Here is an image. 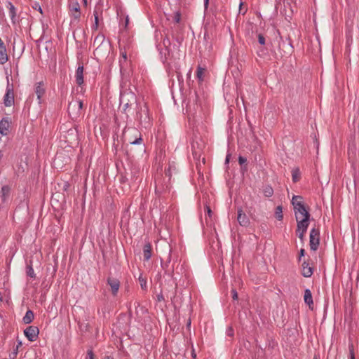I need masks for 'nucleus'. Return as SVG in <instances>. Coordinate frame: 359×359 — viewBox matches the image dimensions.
Returning a JSON list of instances; mask_svg holds the SVG:
<instances>
[{
	"label": "nucleus",
	"instance_id": "f257e3e1",
	"mask_svg": "<svg viewBox=\"0 0 359 359\" xmlns=\"http://www.w3.org/2000/svg\"><path fill=\"white\" fill-rule=\"evenodd\" d=\"M119 48H120V54L121 57L119 59V67L120 72L123 75L128 74L129 75L130 69V62L128 61L127 57V49L130 48V43L128 41L125 42L122 41L119 42Z\"/></svg>",
	"mask_w": 359,
	"mask_h": 359
},
{
	"label": "nucleus",
	"instance_id": "f03ea898",
	"mask_svg": "<svg viewBox=\"0 0 359 359\" xmlns=\"http://www.w3.org/2000/svg\"><path fill=\"white\" fill-rule=\"evenodd\" d=\"M302 196H294L292 199V204L294 207V215L295 217L297 215L298 217H311V215L309 212L308 208L306 207L305 204L302 201Z\"/></svg>",
	"mask_w": 359,
	"mask_h": 359
},
{
	"label": "nucleus",
	"instance_id": "7ed1b4c3",
	"mask_svg": "<svg viewBox=\"0 0 359 359\" xmlns=\"http://www.w3.org/2000/svg\"><path fill=\"white\" fill-rule=\"evenodd\" d=\"M137 111V119L140 123L145 128H149L151 126V118L149 114V109L146 104L143 107L138 105Z\"/></svg>",
	"mask_w": 359,
	"mask_h": 359
},
{
	"label": "nucleus",
	"instance_id": "20e7f679",
	"mask_svg": "<svg viewBox=\"0 0 359 359\" xmlns=\"http://www.w3.org/2000/svg\"><path fill=\"white\" fill-rule=\"evenodd\" d=\"M121 104H123V111L131 107L133 104H137V99L135 94L131 91H125L121 95Z\"/></svg>",
	"mask_w": 359,
	"mask_h": 359
},
{
	"label": "nucleus",
	"instance_id": "39448f33",
	"mask_svg": "<svg viewBox=\"0 0 359 359\" xmlns=\"http://www.w3.org/2000/svg\"><path fill=\"white\" fill-rule=\"evenodd\" d=\"M320 243V231L318 229H311L309 234V245L313 251L317 250Z\"/></svg>",
	"mask_w": 359,
	"mask_h": 359
},
{
	"label": "nucleus",
	"instance_id": "423d86ee",
	"mask_svg": "<svg viewBox=\"0 0 359 359\" xmlns=\"http://www.w3.org/2000/svg\"><path fill=\"white\" fill-rule=\"evenodd\" d=\"M69 12L73 20L71 23L79 22L81 18V8L77 1H72L69 4Z\"/></svg>",
	"mask_w": 359,
	"mask_h": 359
},
{
	"label": "nucleus",
	"instance_id": "0eeeda50",
	"mask_svg": "<svg viewBox=\"0 0 359 359\" xmlns=\"http://www.w3.org/2000/svg\"><path fill=\"white\" fill-rule=\"evenodd\" d=\"M83 102L81 100H73L68 105V112L70 116H79L81 113Z\"/></svg>",
	"mask_w": 359,
	"mask_h": 359
},
{
	"label": "nucleus",
	"instance_id": "6e6552de",
	"mask_svg": "<svg viewBox=\"0 0 359 359\" xmlns=\"http://www.w3.org/2000/svg\"><path fill=\"white\" fill-rule=\"evenodd\" d=\"M171 250L170 249L169 253L166 257L165 262H163V260L161 259V266L164 269L165 273L170 276L173 280H176L177 278L175 277V272H174V266L172 265V267L170 268L169 263L171 262Z\"/></svg>",
	"mask_w": 359,
	"mask_h": 359
},
{
	"label": "nucleus",
	"instance_id": "1a4fd4ad",
	"mask_svg": "<svg viewBox=\"0 0 359 359\" xmlns=\"http://www.w3.org/2000/svg\"><path fill=\"white\" fill-rule=\"evenodd\" d=\"M4 104L6 107H11L14 104V93L12 86L8 83L6 92L4 97Z\"/></svg>",
	"mask_w": 359,
	"mask_h": 359
},
{
	"label": "nucleus",
	"instance_id": "9d476101",
	"mask_svg": "<svg viewBox=\"0 0 359 359\" xmlns=\"http://www.w3.org/2000/svg\"><path fill=\"white\" fill-rule=\"evenodd\" d=\"M24 334L30 341H34L38 338L39 330L36 326H29L24 330Z\"/></svg>",
	"mask_w": 359,
	"mask_h": 359
},
{
	"label": "nucleus",
	"instance_id": "9b49d317",
	"mask_svg": "<svg viewBox=\"0 0 359 359\" xmlns=\"http://www.w3.org/2000/svg\"><path fill=\"white\" fill-rule=\"evenodd\" d=\"M295 219L297 221L296 232H300V231H306L309 225L310 217L306 216V217L300 218L297 215Z\"/></svg>",
	"mask_w": 359,
	"mask_h": 359
},
{
	"label": "nucleus",
	"instance_id": "f8f14e48",
	"mask_svg": "<svg viewBox=\"0 0 359 359\" xmlns=\"http://www.w3.org/2000/svg\"><path fill=\"white\" fill-rule=\"evenodd\" d=\"M34 93L36 95L38 103H42V97L46 93V87L43 81L37 82L34 86Z\"/></svg>",
	"mask_w": 359,
	"mask_h": 359
},
{
	"label": "nucleus",
	"instance_id": "ddd939ff",
	"mask_svg": "<svg viewBox=\"0 0 359 359\" xmlns=\"http://www.w3.org/2000/svg\"><path fill=\"white\" fill-rule=\"evenodd\" d=\"M155 184V192L157 195L161 196L169 191V185L168 184H163L161 178L156 179Z\"/></svg>",
	"mask_w": 359,
	"mask_h": 359
},
{
	"label": "nucleus",
	"instance_id": "4468645a",
	"mask_svg": "<svg viewBox=\"0 0 359 359\" xmlns=\"http://www.w3.org/2000/svg\"><path fill=\"white\" fill-rule=\"evenodd\" d=\"M107 285L110 286L112 294L116 296L120 287V281L117 278L108 277Z\"/></svg>",
	"mask_w": 359,
	"mask_h": 359
},
{
	"label": "nucleus",
	"instance_id": "2eb2a0df",
	"mask_svg": "<svg viewBox=\"0 0 359 359\" xmlns=\"http://www.w3.org/2000/svg\"><path fill=\"white\" fill-rule=\"evenodd\" d=\"M8 60V55L6 48L0 38V65H4Z\"/></svg>",
	"mask_w": 359,
	"mask_h": 359
},
{
	"label": "nucleus",
	"instance_id": "dca6fc26",
	"mask_svg": "<svg viewBox=\"0 0 359 359\" xmlns=\"http://www.w3.org/2000/svg\"><path fill=\"white\" fill-rule=\"evenodd\" d=\"M131 131L135 137H129L128 142L130 144H140L142 142L141 133L135 128H132Z\"/></svg>",
	"mask_w": 359,
	"mask_h": 359
},
{
	"label": "nucleus",
	"instance_id": "f3484780",
	"mask_svg": "<svg viewBox=\"0 0 359 359\" xmlns=\"http://www.w3.org/2000/svg\"><path fill=\"white\" fill-rule=\"evenodd\" d=\"M76 83L78 86H81L83 83V65L81 63L79 64L75 74Z\"/></svg>",
	"mask_w": 359,
	"mask_h": 359
},
{
	"label": "nucleus",
	"instance_id": "a211bd4d",
	"mask_svg": "<svg viewBox=\"0 0 359 359\" xmlns=\"http://www.w3.org/2000/svg\"><path fill=\"white\" fill-rule=\"evenodd\" d=\"M237 220L240 225L243 226H248L250 224V220L247 215L243 212V210L241 209H239L238 210V217Z\"/></svg>",
	"mask_w": 359,
	"mask_h": 359
},
{
	"label": "nucleus",
	"instance_id": "6ab92c4d",
	"mask_svg": "<svg viewBox=\"0 0 359 359\" xmlns=\"http://www.w3.org/2000/svg\"><path fill=\"white\" fill-rule=\"evenodd\" d=\"M11 187L8 185H4L1 187V189L0 191V197L1 198V202L3 203H6L11 194Z\"/></svg>",
	"mask_w": 359,
	"mask_h": 359
},
{
	"label": "nucleus",
	"instance_id": "aec40b11",
	"mask_svg": "<svg viewBox=\"0 0 359 359\" xmlns=\"http://www.w3.org/2000/svg\"><path fill=\"white\" fill-rule=\"evenodd\" d=\"M313 273V268L310 266L309 264L304 261L302 263V274L304 277L309 278L312 276Z\"/></svg>",
	"mask_w": 359,
	"mask_h": 359
},
{
	"label": "nucleus",
	"instance_id": "412c9836",
	"mask_svg": "<svg viewBox=\"0 0 359 359\" xmlns=\"http://www.w3.org/2000/svg\"><path fill=\"white\" fill-rule=\"evenodd\" d=\"M140 172V169L138 167L131 165L130 168V173L128 172L130 180L135 182L139 177Z\"/></svg>",
	"mask_w": 359,
	"mask_h": 359
},
{
	"label": "nucleus",
	"instance_id": "4be33fe9",
	"mask_svg": "<svg viewBox=\"0 0 359 359\" xmlns=\"http://www.w3.org/2000/svg\"><path fill=\"white\" fill-rule=\"evenodd\" d=\"M9 121L6 118H2L0 121V133L2 135H6L8 133Z\"/></svg>",
	"mask_w": 359,
	"mask_h": 359
},
{
	"label": "nucleus",
	"instance_id": "5701e85b",
	"mask_svg": "<svg viewBox=\"0 0 359 359\" xmlns=\"http://www.w3.org/2000/svg\"><path fill=\"white\" fill-rule=\"evenodd\" d=\"M152 247L149 242L145 243L143 248V256L145 261H148L151 257Z\"/></svg>",
	"mask_w": 359,
	"mask_h": 359
},
{
	"label": "nucleus",
	"instance_id": "b1692460",
	"mask_svg": "<svg viewBox=\"0 0 359 359\" xmlns=\"http://www.w3.org/2000/svg\"><path fill=\"white\" fill-rule=\"evenodd\" d=\"M304 299L305 304H306L309 307L313 304L312 294L309 289L305 290Z\"/></svg>",
	"mask_w": 359,
	"mask_h": 359
},
{
	"label": "nucleus",
	"instance_id": "393cba45",
	"mask_svg": "<svg viewBox=\"0 0 359 359\" xmlns=\"http://www.w3.org/2000/svg\"><path fill=\"white\" fill-rule=\"evenodd\" d=\"M105 37L103 34H98L95 36L93 46L95 47V50H97L98 48L102 45V43L104 42Z\"/></svg>",
	"mask_w": 359,
	"mask_h": 359
},
{
	"label": "nucleus",
	"instance_id": "a878e982",
	"mask_svg": "<svg viewBox=\"0 0 359 359\" xmlns=\"http://www.w3.org/2000/svg\"><path fill=\"white\" fill-rule=\"evenodd\" d=\"M34 318V314L32 311L27 310L25 316L22 318V321L25 324H29L31 323Z\"/></svg>",
	"mask_w": 359,
	"mask_h": 359
},
{
	"label": "nucleus",
	"instance_id": "bb28decb",
	"mask_svg": "<svg viewBox=\"0 0 359 359\" xmlns=\"http://www.w3.org/2000/svg\"><path fill=\"white\" fill-rule=\"evenodd\" d=\"M8 10H9V15L11 18V20L13 23L15 22V16H16V9L15 6L12 4V3H8Z\"/></svg>",
	"mask_w": 359,
	"mask_h": 359
},
{
	"label": "nucleus",
	"instance_id": "cd10ccee",
	"mask_svg": "<svg viewBox=\"0 0 359 359\" xmlns=\"http://www.w3.org/2000/svg\"><path fill=\"white\" fill-rule=\"evenodd\" d=\"M100 13H102V11H100ZM93 15L95 17V23L92 26V29L93 30H97L98 29V26H99V11H97V9L96 8L94 10Z\"/></svg>",
	"mask_w": 359,
	"mask_h": 359
},
{
	"label": "nucleus",
	"instance_id": "c85d7f7f",
	"mask_svg": "<svg viewBox=\"0 0 359 359\" xmlns=\"http://www.w3.org/2000/svg\"><path fill=\"white\" fill-rule=\"evenodd\" d=\"M301 172L298 168L292 170V177L293 182H297L300 180Z\"/></svg>",
	"mask_w": 359,
	"mask_h": 359
},
{
	"label": "nucleus",
	"instance_id": "c756f323",
	"mask_svg": "<svg viewBox=\"0 0 359 359\" xmlns=\"http://www.w3.org/2000/svg\"><path fill=\"white\" fill-rule=\"evenodd\" d=\"M275 217L279 221L283 219V207L281 205H278L276 208Z\"/></svg>",
	"mask_w": 359,
	"mask_h": 359
},
{
	"label": "nucleus",
	"instance_id": "7c9ffc66",
	"mask_svg": "<svg viewBox=\"0 0 359 359\" xmlns=\"http://www.w3.org/2000/svg\"><path fill=\"white\" fill-rule=\"evenodd\" d=\"M263 193L266 197H271L273 194V189L271 186L267 185L264 188Z\"/></svg>",
	"mask_w": 359,
	"mask_h": 359
},
{
	"label": "nucleus",
	"instance_id": "2f4dec72",
	"mask_svg": "<svg viewBox=\"0 0 359 359\" xmlns=\"http://www.w3.org/2000/svg\"><path fill=\"white\" fill-rule=\"evenodd\" d=\"M26 273L28 276L32 278H36V274L34 273V269L31 264L27 265L26 267Z\"/></svg>",
	"mask_w": 359,
	"mask_h": 359
},
{
	"label": "nucleus",
	"instance_id": "473e14b6",
	"mask_svg": "<svg viewBox=\"0 0 359 359\" xmlns=\"http://www.w3.org/2000/svg\"><path fill=\"white\" fill-rule=\"evenodd\" d=\"M238 163L242 166L241 167V170L246 171L247 170L246 165H245L243 166V165L247 163V158L245 157L242 156H238Z\"/></svg>",
	"mask_w": 359,
	"mask_h": 359
},
{
	"label": "nucleus",
	"instance_id": "72a5a7b5",
	"mask_svg": "<svg viewBox=\"0 0 359 359\" xmlns=\"http://www.w3.org/2000/svg\"><path fill=\"white\" fill-rule=\"evenodd\" d=\"M204 71H205L204 68H203L200 66H198L197 67L196 76L198 79V80L203 81V75Z\"/></svg>",
	"mask_w": 359,
	"mask_h": 359
},
{
	"label": "nucleus",
	"instance_id": "f704fd0d",
	"mask_svg": "<svg viewBox=\"0 0 359 359\" xmlns=\"http://www.w3.org/2000/svg\"><path fill=\"white\" fill-rule=\"evenodd\" d=\"M163 44L164 46V47L165 48V51L167 52V53L169 55L170 53V41L168 38H165L163 41Z\"/></svg>",
	"mask_w": 359,
	"mask_h": 359
},
{
	"label": "nucleus",
	"instance_id": "c9c22d12",
	"mask_svg": "<svg viewBox=\"0 0 359 359\" xmlns=\"http://www.w3.org/2000/svg\"><path fill=\"white\" fill-rule=\"evenodd\" d=\"M348 350H349V359H355L354 349H353V344H350L348 345Z\"/></svg>",
	"mask_w": 359,
	"mask_h": 359
},
{
	"label": "nucleus",
	"instance_id": "e433bc0d",
	"mask_svg": "<svg viewBox=\"0 0 359 359\" xmlns=\"http://www.w3.org/2000/svg\"><path fill=\"white\" fill-rule=\"evenodd\" d=\"M226 335L230 337H233V335H234V331H233V329L232 328V327H229L227 329H226Z\"/></svg>",
	"mask_w": 359,
	"mask_h": 359
},
{
	"label": "nucleus",
	"instance_id": "4c0bfd02",
	"mask_svg": "<svg viewBox=\"0 0 359 359\" xmlns=\"http://www.w3.org/2000/svg\"><path fill=\"white\" fill-rule=\"evenodd\" d=\"M139 280L140 283L141 287L142 289H144L147 285V280L144 278H142L141 276L139 278Z\"/></svg>",
	"mask_w": 359,
	"mask_h": 359
},
{
	"label": "nucleus",
	"instance_id": "58836bf2",
	"mask_svg": "<svg viewBox=\"0 0 359 359\" xmlns=\"http://www.w3.org/2000/svg\"><path fill=\"white\" fill-rule=\"evenodd\" d=\"M258 41H259V43L261 45H264V44H265V38H264V36L262 34H259L258 35Z\"/></svg>",
	"mask_w": 359,
	"mask_h": 359
},
{
	"label": "nucleus",
	"instance_id": "ea45409f",
	"mask_svg": "<svg viewBox=\"0 0 359 359\" xmlns=\"http://www.w3.org/2000/svg\"><path fill=\"white\" fill-rule=\"evenodd\" d=\"M86 359H94V353L92 350L88 351Z\"/></svg>",
	"mask_w": 359,
	"mask_h": 359
},
{
	"label": "nucleus",
	"instance_id": "a19ab883",
	"mask_svg": "<svg viewBox=\"0 0 359 359\" xmlns=\"http://www.w3.org/2000/svg\"><path fill=\"white\" fill-rule=\"evenodd\" d=\"M181 20V15L180 13H176L174 16V21L177 23L180 22Z\"/></svg>",
	"mask_w": 359,
	"mask_h": 359
},
{
	"label": "nucleus",
	"instance_id": "79ce46f5",
	"mask_svg": "<svg viewBox=\"0 0 359 359\" xmlns=\"http://www.w3.org/2000/svg\"><path fill=\"white\" fill-rule=\"evenodd\" d=\"M231 294H232L233 299L237 300L238 298V292H236V290L235 289H232Z\"/></svg>",
	"mask_w": 359,
	"mask_h": 359
},
{
	"label": "nucleus",
	"instance_id": "37998d69",
	"mask_svg": "<svg viewBox=\"0 0 359 359\" xmlns=\"http://www.w3.org/2000/svg\"><path fill=\"white\" fill-rule=\"evenodd\" d=\"M306 232V231H300V232H297V235L301 240H302L304 237Z\"/></svg>",
	"mask_w": 359,
	"mask_h": 359
},
{
	"label": "nucleus",
	"instance_id": "c03bdc74",
	"mask_svg": "<svg viewBox=\"0 0 359 359\" xmlns=\"http://www.w3.org/2000/svg\"><path fill=\"white\" fill-rule=\"evenodd\" d=\"M128 172H126V175L125 176H123L121 177V182H126L128 180Z\"/></svg>",
	"mask_w": 359,
	"mask_h": 359
},
{
	"label": "nucleus",
	"instance_id": "a18cd8bd",
	"mask_svg": "<svg viewBox=\"0 0 359 359\" xmlns=\"http://www.w3.org/2000/svg\"><path fill=\"white\" fill-rule=\"evenodd\" d=\"M305 255V250L302 248L299 251V261H300L301 258Z\"/></svg>",
	"mask_w": 359,
	"mask_h": 359
},
{
	"label": "nucleus",
	"instance_id": "49530a36",
	"mask_svg": "<svg viewBox=\"0 0 359 359\" xmlns=\"http://www.w3.org/2000/svg\"><path fill=\"white\" fill-rule=\"evenodd\" d=\"M205 210L207 211V213H208L209 217H211L212 215V212L209 206H206Z\"/></svg>",
	"mask_w": 359,
	"mask_h": 359
},
{
	"label": "nucleus",
	"instance_id": "de8ad7c7",
	"mask_svg": "<svg viewBox=\"0 0 359 359\" xmlns=\"http://www.w3.org/2000/svg\"><path fill=\"white\" fill-rule=\"evenodd\" d=\"M129 23V18L128 16H126L125 19V24H124V28L126 29Z\"/></svg>",
	"mask_w": 359,
	"mask_h": 359
},
{
	"label": "nucleus",
	"instance_id": "09e8293b",
	"mask_svg": "<svg viewBox=\"0 0 359 359\" xmlns=\"http://www.w3.org/2000/svg\"><path fill=\"white\" fill-rule=\"evenodd\" d=\"M69 186H70L68 182H65L64 184V186H63V189L65 191H67L69 189Z\"/></svg>",
	"mask_w": 359,
	"mask_h": 359
},
{
	"label": "nucleus",
	"instance_id": "8fccbe9b",
	"mask_svg": "<svg viewBox=\"0 0 359 359\" xmlns=\"http://www.w3.org/2000/svg\"><path fill=\"white\" fill-rule=\"evenodd\" d=\"M209 5V0H204V8L205 10H207Z\"/></svg>",
	"mask_w": 359,
	"mask_h": 359
},
{
	"label": "nucleus",
	"instance_id": "3c124183",
	"mask_svg": "<svg viewBox=\"0 0 359 359\" xmlns=\"http://www.w3.org/2000/svg\"><path fill=\"white\" fill-rule=\"evenodd\" d=\"M230 157H231V154H227L226 156V159H225V163H229V160H230Z\"/></svg>",
	"mask_w": 359,
	"mask_h": 359
},
{
	"label": "nucleus",
	"instance_id": "603ef678",
	"mask_svg": "<svg viewBox=\"0 0 359 359\" xmlns=\"http://www.w3.org/2000/svg\"><path fill=\"white\" fill-rule=\"evenodd\" d=\"M157 297H158V300L159 302H161V301L163 300V294H158V295L157 296Z\"/></svg>",
	"mask_w": 359,
	"mask_h": 359
},
{
	"label": "nucleus",
	"instance_id": "864d4df0",
	"mask_svg": "<svg viewBox=\"0 0 359 359\" xmlns=\"http://www.w3.org/2000/svg\"><path fill=\"white\" fill-rule=\"evenodd\" d=\"M83 4L85 6H87V4H88V1L87 0H83Z\"/></svg>",
	"mask_w": 359,
	"mask_h": 359
},
{
	"label": "nucleus",
	"instance_id": "5fc2aeb1",
	"mask_svg": "<svg viewBox=\"0 0 359 359\" xmlns=\"http://www.w3.org/2000/svg\"><path fill=\"white\" fill-rule=\"evenodd\" d=\"M313 359H319V355L316 354L314 355Z\"/></svg>",
	"mask_w": 359,
	"mask_h": 359
},
{
	"label": "nucleus",
	"instance_id": "6e6d98bb",
	"mask_svg": "<svg viewBox=\"0 0 359 359\" xmlns=\"http://www.w3.org/2000/svg\"><path fill=\"white\" fill-rule=\"evenodd\" d=\"M104 359H113V358L109 356V355H107V356L105 357Z\"/></svg>",
	"mask_w": 359,
	"mask_h": 359
},
{
	"label": "nucleus",
	"instance_id": "4d7b16f0",
	"mask_svg": "<svg viewBox=\"0 0 359 359\" xmlns=\"http://www.w3.org/2000/svg\"><path fill=\"white\" fill-rule=\"evenodd\" d=\"M38 10L39 11V12L41 13H42V9H41V8L40 6L38 8Z\"/></svg>",
	"mask_w": 359,
	"mask_h": 359
},
{
	"label": "nucleus",
	"instance_id": "13d9d810",
	"mask_svg": "<svg viewBox=\"0 0 359 359\" xmlns=\"http://www.w3.org/2000/svg\"><path fill=\"white\" fill-rule=\"evenodd\" d=\"M190 325H191V320H189V322L187 323V325H188V326H190Z\"/></svg>",
	"mask_w": 359,
	"mask_h": 359
},
{
	"label": "nucleus",
	"instance_id": "bf43d9fd",
	"mask_svg": "<svg viewBox=\"0 0 359 359\" xmlns=\"http://www.w3.org/2000/svg\"><path fill=\"white\" fill-rule=\"evenodd\" d=\"M21 345H22L21 342H19L18 345L17 346V349L18 348L19 346H21Z\"/></svg>",
	"mask_w": 359,
	"mask_h": 359
},
{
	"label": "nucleus",
	"instance_id": "052dcab7",
	"mask_svg": "<svg viewBox=\"0 0 359 359\" xmlns=\"http://www.w3.org/2000/svg\"><path fill=\"white\" fill-rule=\"evenodd\" d=\"M2 158V154H1V151H0V160Z\"/></svg>",
	"mask_w": 359,
	"mask_h": 359
},
{
	"label": "nucleus",
	"instance_id": "680f3d73",
	"mask_svg": "<svg viewBox=\"0 0 359 359\" xmlns=\"http://www.w3.org/2000/svg\"><path fill=\"white\" fill-rule=\"evenodd\" d=\"M0 301H2V296H1V293L0 292Z\"/></svg>",
	"mask_w": 359,
	"mask_h": 359
},
{
	"label": "nucleus",
	"instance_id": "e2e57ef3",
	"mask_svg": "<svg viewBox=\"0 0 359 359\" xmlns=\"http://www.w3.org/2000/svg\"><path fill=\"white\" fill-rule=\"evenodd\" d=\"M13 355H17V350L13 352Z\"/></svg>",
	"mask_w": 359,
	"mask_h": 359
},
{
	"label": "nucleus",
	"instance_id": "0e129e2a",
	"mask_svg": "<svg viewBox=\"0 0 359 359\" xmlns=\"http://www.w3.org/2000/svg\"><path fill=\"white\" fill-rule=\"evenodd\" d=\"M242 5H243V3L241 2V3L240 4V10H241V6H242Z\"/></svg>",
	"mask_w": 359,
	"mask_h": 359
},
{
	"label": "nucleus",
	"instance_id": "69168bd1",
	"mask_svg": "<svg viewBox=\"0 0 359 359\" xmlns=\"http://www.w3.org/2000/svg\"><path fill=\"white\" fill-rule=\"evenodd\" d=\"M178 268H179V266H177L176 267L177 273H179V272H178V271H177V270H178Z\"/></svg>",
	"mask_w": 359,
	"mask_h": 359
},
{
	"label": "nucleus",
	"instance_id": "338daca9",
	"mask_svg": "<svg viewBox=\"0 0 359 359\" xmlns=\"http://www.w3.org/2000/svg\"><path fill=\"white\" fill-rule=\"evenodd\" d=\"M166 54H167L166 53H164V55H165V58H166Z\"/></svg>",
	"mask_w": 359,
	"mask_h": 359
}]
</instances>
